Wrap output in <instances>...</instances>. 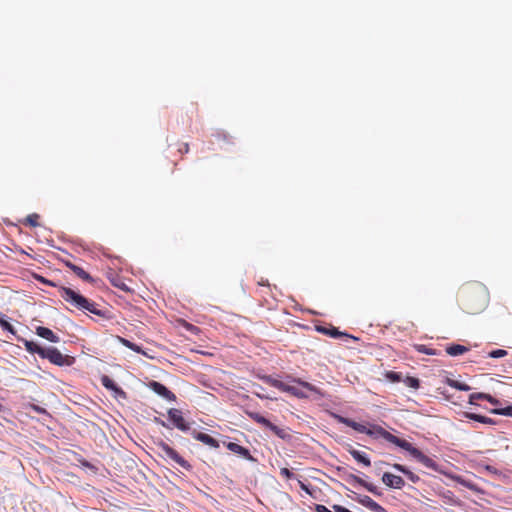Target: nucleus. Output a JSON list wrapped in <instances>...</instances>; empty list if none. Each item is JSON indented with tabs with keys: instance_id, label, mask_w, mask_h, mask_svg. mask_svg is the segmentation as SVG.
Wrapping results in <instances>:
<instances>
[{
	"instance_id": "nucleus-1",
	"label": "nucleus",
	"mask_w": 512,
	"mask_h": 512,
	"mask_svg": "<svg viewBox=\"0 0 512 512\" xmlns=\"http://www.w3.org/2000/svg\"><path fill=\"white\" fill-rule=\"evenodd\" d=\"M460 308L467 314L476 315L483 312L489 303V292L480 282H467L458 292Z\"/></svg>"
},
{
	"instance_id": "nucleus-2",
	"label": "nucleus",
	"mask_w": 512,
	"mask_h": 512,
	"mask_svg": "<svg viewBox=\"0 0 512 512\" xmlns=\"http://www.w3.org/2000/svg\"><path fill=\"white\" fill-rule=\"evenodd\" d=\"M375 431H376L378 436L384 438L389 443H392V444H394V445H396V446L406 450L407 452H409V454L412 457H414L418 462H420L425 467H427L429 469H432V470H434L436 472H439V473H444L440 469V466L432 458H430L427 455L423 454L418 448L414 447L407 440L401 439V438L393 435L392 433L388 432L387 430H385L382 427H376Z\"/></svg>"
},
{
	"instance_id": "nucleus-3",
	"label": "nucleus",
	"mask_w": 512,
	"mask_h": 512,
	"mask_svg": "<svg viewBox=\"0 0 512 512\" xmlns=\"http://www.w3.org/2000/svg\"><path fill=\"white\" fill-rule=\"evenodd\" d=\"M59 292L60 296L75 308L82 311H88L95 315H102V312L101 310L98 309L96 303L90 301L89 299L72 290L71 288L61 287Z\"/></svg>"
},
{
	"instance_id": "nucleus-4",
	"label": "nucleus",
	"mask_w": 512,
	"mask_h": 512,
	"mask_svg": "<svg viewBox=\"0 0 512 512\" xmlns=\"http://www.w3.org/2000/svg\"><path fill=\"white\" fill-rule=\"evenodd\" d=\"M293 382L297 383L298 385H289L280 380L269 379V383L273 387L277 388L282 392L289 393L297 398H307L308 394L306 393V391H310L317 394L320 393L319 389L309 382L303 381L301 379H293Z\"/></svg>"
},
{
	"instance_id": "nucleus-5",
	"label": "nucleus",
	"mask_w": 512,
	"mask_h": 512,
	"mask_svg": "<svg viewBox=\"0 0 512 512\" xmlns=\"http://www.w3.org/2000/svg\"><path fill=\"white\" fill-rule=\"evenodd\" d=\"M247 415L256 423L260 424L261 426L269 429L271 432H273L277 437L283 440H287L290 438V434L286 428L279 427L275 424H273L271 421H269L267 418L262 416L258 412H247Z\"/></svg>"
},
{
	"instance_id": "nucleus-6",
	"label": "nucleus",
	"mask_w": 512,
	"mask_h": 512,
	"mask_svg": "<svg viewBox=\"0 0 512 512\" xmlns=\"http://www.w3.org/2000/svg\"><path fill=\"white\" fill-rule=\"evenodd\" d=\"M43 359H48L51 363L58 366H65L72 364V358L68 355H63L57 348L48 347L44 351Z\"/></svg>"
},
{
	"instance_id": "nucleus-7",
	"label": "nucleus",
	"mask_w": 512,
	"mask_h": 512,
	"mask_svg": "<svg viewBox=\"0 0 512 512\" xmlns=\"http://www.w3.org/2000/svg\"><path fill=\"white\" fill-rule=\"evenodd\" d=\"M336 419L339 423L345 424L346 426L351 427L352 429H354L355 431H357L359 433H364V434H367L370 436H378L375 431V428L379 427L378 425H373L372 428H368L364 424L358 423L350 418H346L343 416L337 415Z\"/></svg>"
},
{
	"instance_id": "nucleus-8",
	"label": "nucleus",
	"mask_w": 512,
	"mask_h": 512,
	"mask_svg": "<svg viewBox=\"0 0 512 512\" xmlns=\"http://www.w3.org/2000/svg\"><path fill=\"white\" fill-rule=\"evenodd\" d=\"M158 448L170 459L176 462L178 465L183 467L184 469L189 470L191 465L186 461L182 456L178 454L176 450L170 447L167 443L161 441L158 443Z\"/></svg>"
},
{
	"instance_id": "nucleus-9",
	"label": "nucleus",
	"mask_w": 512,
	"mask_h": 512,
	"mask_svg": "<svg viewBox=\"0 0 512 512\" xmlns=\"http://www.w3.org/2000/svg\"><path fill=\"white\" fill-rule=\"evenodd\" d=\"M168 417L179 430L188 431L190 429V425L186 422L180 410L176 408L169 409Z\"/></svg>"
},
{
	"instance_id": "nucleus-10",
	"label": "nucleus",
	"mask_w": 512,
	"mask_h": 512,
	"mask_svg": "<svg viewBox=\"0 0 512 512\" xmlns=\"http://www.w3.org/2000/svg\"><path fill=\"white\" fill-rule=\"evenodd\" d=\"M148 387L153 390L159 396L165 398L168 401H175L176 395L170 391L165 385L158 381H151L148 384Z\"/></svg>"
},
{
	"instance_id": "nucleus-11",
	"label": "nucleus",
	"mask_w": 512,
	"mask_h": 512,
	"mask_svg": "<svg viewBox=\"0 0 512 512\" xmlns=\"http://www.w3.org/2000/svg\"><path fill=\"white\" fill-rule=\"evenodd\" d=\"M355 500L372 512H387L384 507H382L368 495H357Z\"/></svg>"
},
{
	"instance_id": "nucleus-12",
	"label": "nucleus",
	"mask_w": 512,
	"mask_h": 512,
	"mask_svg": "<svg viewBox=\"0 0 512 512\" xmlns=\"http://www.w3.org/2000/svg\"><path fill=\"white\" fill-rule=\"evenodd\" d=\"M382 482L389 488L401 489L405 485V481L401 476L385 472L382 476Z\"/></svg>"
},
{
	"instance_id": "nucleus-13",
	"label": "nucleus",
	"mask_w": 512,
	"mask_h": 512,
	"mask_svg": "<svg viewBox=\"0 0 512 512\" xmlns=\"http://www.w3.org/2000/svg\"><path fill=\"white\" fill-rule=\"evenodd\" d=\"M316 330L322 334H325V335H328L332 338H340V337H345V338H351L353 340H357L356 337L352 336V335H349L345 332H341L339 331L337 328L333 327V326H330V327H324V326H316Z\"/></svg>"
},
{
	"instance_id": "nucleus-14",
	"label": "nucleus",
	"mask_w": 512,
	"mask_h": 512,
	"mask_svg": "<svg viewBox=\"0 0 512 512\" xmlns=\"http://www.w3.org/2000/svg\"><path fill=\"white\" fill-rule=\"evenodd\" d=\"M226 447H227L228 450H230L231 452H233L235 454L240 455L244 459L251 460V461L254 460V458L252 457L250 451L247 448H245V447H243V446H241V445H239L237 443L228 442L226 444Z\"/></svg>"
},
{
	"instance_id": "nucleus-15",
	"label": "nucleus",
	"mask_w": 512,
	"mask_h": 512,
	"mask_svg": "<svg viewBox=\"0 0 512 512\" xmlns=\"http://www.w3.org/2000/svg\"><path fill=\"white\" fill-rule=\"evenodd\" d=\"M101 383L106 389L114 391L117 395L126 398V393L119 386H117L114 380H112L109 376H102Z\"/></svg>"
},
{
	"instance_id": "nucleus-16",
	"label": "nucleus",
	"mask_w": 512,
	"mask_h": 512,
	"mask_svg": "<svg viewBox=\"0 0 512 512\" xmlns=\"http://www.w3.org/2000/svg\"><path fill=\"white\" fill-rule=\"evenodd\" d=\"M36 334L52 343L59 342V337L51 329L47 327H37Z\"/></svg>"
},
{
	"instance_id": "nucleus-17",
	"label": "nucleus",
	"mask_w": 512,
	"mask_h": 512,
	"mask_svg": "<svg viewBox=\"0 0 512 512\" xmlns=\"http://www.w3.org/2000/svg\"><path fill=\"white\" fill-rule=\"evenodd\" d=\"M66 266L71 269L80 279L86 281V282H93V278L90 276L89 273H87L83 268L71 263L70 261H67Z\"/></svg>"
},
{
	"instance_id": "nucleus-18",
	"label": "nucleus",
	"mask_w": 512,
	"mask_h": 512,
	"mask_svg": "<svg viewBox=\"0 0 512 512\" xmlns=\"http://www.w3.org/2000/svg\"><path fill=\"white\" fill-rule=\"evenodd\" d=\"M392 467L395 470L403 473L411 482H413V483L419 482V480H420L419 476L416 475L415 473H413L412 471H410L406 466L395 463L392 465Z\"/></svg>"
},
{
	"instance_id": "nucleus-19",
	"label": "nucleus",
	"mask_w": 512,
	"mask_h": 512,
	"mask_svg": "<svg viewBox=\"0 0 512 512\" xmlns=\"http://www.w3.org/2000/svg\"><path fill=\"white\" fill-rule=\"evenodd\" d=\"M195 439L210 446V447H213V448L219 447L218 441L215 438H213L212 436H210L209 434L198 432L195 435Z\"/></svg>"
},
{
	"instance_id": "nucleus-20",
	"label": "nucleus",
	"mask_w": 512,
	"mask_h": 512,
	"mask_svg": "<svg viewBox=\"0 0 512 512\" xmlns=\"http://www.w3.org/2000/svg\"><path fill=\"white\" fill-rule=\"evenodd\" d=\"M117 340L125 347L131 349L132 351L136 352V353H139V354H142V355H147L146 352L137 344L129 341L128 339L126 338H123L121 336H117Z\"/></svg>"
},
{
	"instance_id": "nucleus-21",
	"label": "nucleus",
	"mask_w": 512,
	"mask_h": 512,
	"mask_svg": "<svg viewBox=\"0 0 512 512\" xmlns=\"http://www.w3.org/2000/svg\"><path fill=\"white\" fill-rule=\"evenodd\" d=\"M25 345V348L28 352L30 353H36L38 354L41 358L42 356L44 355V351L46 348L44 347H41L38 343L36 342H33V341H25L24 343Z\"/></svg>"
},
{
	"instance_id": "nucleus-22",
	"label": "nucleus",
	"mask_w": 512,
	"mask_h": 512,
	"mask_svg": "<svg viewBox=\"0 0 512 512\" xmlns=\"http://www.w3.org/2000/svg\"><path fill=\"white\" fill-rule=\"evenodd\" d=\"M349 453L357 462L362 463L367 467L371 465L370 459L363 452L358 451L356 449H351Z\"/></svg>"
},
{
	"instance_id": "nucleus-23",
	"label": "nucleus",
	"mask_w": 512,
	"mask_h": 512,
	"mask_svg": "<svg viewBox=\"0 0 512 512\" xmlns=\"http://www.w3.org/2000/svg\"><path fill=\"white\" fill-rule=\"evenodd\" d=\"M469 349L466 346L460 344H453L446 348L447 354L450 356H459L467 352Z\"/></svg>"
},
{
	"instance_id": "nucleus-24",
	"label": "nucleus",
	"mask_w": 512,
	"mask_h": 512,
	"mask_svg": "<svg viewBox=\"0 0 512 512\" xmlns=\"http://www.w3.org/2000/svg\"><path fill=\"white\" fill-rule=\"evenodd\" d=\"M464 416L468 419H471V420H475V421H478L480 423H483V424H494V420L489 418V417H486V416H483V415H479V414H475V413H470V412H465L464 413Z\"/></svg>"
},
{
	"instance_id": "nucleus-25",
	"label": "nucleus",
	"mask_w": 512,
	"mask_h": 512,
	"mask_svg": "<svg viewBox=\"0 0 512 512\" xmlns=\"http://www.w3.org/2000/svg\"><path fill=\"white\" fill-rule=\"evenodd\" d=\"M353 479L356 483H358L359 485H361L362 487H364L365 489H367L369 492L373 493L374 495L381 494L375 485L368 483L367 481H365L357 476H353Z\"/></svg>"
},
{
	"instance_id": "nucleus-26",
	"label": "nucleus",
	"mask_w": 512,
	"mask_h": 512,
	"mask_svg": "<svg viewBox=\"0 0 512 512\" xmlns=\"http://www.w3.org/2000/svg\"><path fill=\"white\" fill-rule=\"evenodd\" d=\"M0 326L3 330L12 334L15 333L14 327L5 319V315L0 311Z\"/></svg>"
},
{
	"instance_id": "nucleus-27",
	"label": "nucleus",
	"mask_w": 512,
	"mask_h": 512,
	"mask_svg": "<svg viewBox=\"0 0 512 512\" xmlns=\"http://www.w3.org/2000/svg\"><path fill=\"white\" fill-rule=\"evenodd\" d=\"M414 348L419 353H423V354H427V355H437L436 350L429 348L424 344H415Z\"/></svg>"
},
{
	"instance_id": "nucleus-28",
	"label": "nucleus",
	"mask_w": 512,
	"mask_h": 512,
	"mask_svg": "<svg viewBox=\"0 0 512 512\" xmlns=\"http://www.w3.org/2000/svg\"><path fill=\"white\" fill-rule=\"evenodd\" d=\"M488 394L482 392L472 393L469 396V403L472 405L476 404L477 400H487Z\"/></svg>"
},
{
	"instance_id": "nucleus-29",
	"label": "nucleus",
	"mask_w": 512,
	"mask_h": 512,
	"mask_svg": "<svg viewBox=\"0 0 512 512\" xmlns=\"http://www.w3.org/2000/svg\"><path fill=\"white\" fill-rule=\"evenodd\" d=\"M39 215L36 213L30 214L26 217L25 223L31 227H37L39 225Z\"/></svg>"
},
{
	"instance_id": "nucleus-30",
	"label": "nucleus",
	"mask_w": 512,
	"mask_h": 512,
	"mask_svg": "<svg viewBox=\"0 0 512 512\" xmlns=\"http://www.w3.org/2000/svg\"><path fill=\"white\" fill-rule=\"evenodd\" d=\"M404 383L406 386L410 387V388H413V389H417L420 385V381L418 378H415V377H411V376H407L405 379H404Z\"/></svg>"
},
{
	"instance_id": "nucleus-31",
	"label": "nucleus",
	"mask_w": 512,
	"mask_h": 512,
	"mask_svg": "<svg viewBox=\"0 0 512 512\" xmlns=\"http://www.w3.org/2000/svg\"><path fill=\"white\" fill-rule=\"evenodd\" d=\"M491 412L493 414H497V415H504V416L512 417V406H508L506 408L492 409Z\"/></svg>"
},
{
	"instance_id": "nucleus-32",
	"label": "nucleus",
	"mask_w": 512,
	"mask_h": 512,
	"mask_svg": "<svg viewBox=\"0 0 512 512\" xmlns=\"http://www.w3.org/2000/svg\"><path fill=\"white\" fill-rule=\"evenodd\" d=\"M449 385L451 387L456 388V389L461 390V391H468V390H470V386H468L465 383H461V382L455 381V380L449 381Z\"/></svg>"
},
{
	"instance_id": "nucleus-33",
	"label": "nucleus",
	"mask_w": 512,
	"mask_h": 512,
	"mask_svg": "<svg viewBox=\"0 0 512 512\" xmlns=\"http://www.w3.org/2000/svg\"><path fill=\"white\" fill-rule=\"evenodd\" d=\"M182 326L189 332L197 335L199 332H200V328L191 324V323H188L187 321H183L182 322Z\"/></svg>"
},
{
	"instance_id": "nucleus-34",
	"label": "nucleus",
	"mask_w": 512,
	"mask_h": 512,
	"mask_svg": "<svg viewBox=\"0 0 512 512\" xmlns=\"http://www.w3.org/2000/svg\"><path fill=\"white\" fill-rule=\"evenodd\" d=\"M386 378L390 380L391 382H399L402 379V376L400 373L389 371L386 373Z\"/></svg>"
},
{
	"instance_id": "nucleus-35",
	"label": "nucleus",
	"mask_w": 512,
	"mask_h": 512,
	"mask_svg": "<svg viewBox=\"0 0 512 512\" xmlns=\"http://www.w3.org/2000/svg\"><path fill=\"white\" fill-rule=\"evenodd\" d=\"M507 355V351L504 349H496L489 353V357L491 358H502Z\"/></svg>"
},
{
	"instance_id": "nucleus-36",
	"label": "nucleus",
	"mask_w": 512,
	"mask_h": 512,
	"mask_svg": "<svg viewBox=\"0 0 512 512\" xmlns=\"http://www.w3.org/2000/svg\"><path fill=\"white\" fill-rule=\"evenodd\" d=\"M484 469L489 472L490 474H493V475H500V471L495 468L494 466H491V465H485L484 466Z\"/></svg>"
},
{
	"instance_id": "nucleus-37",
	"label": "nucleus",
	"mask_w": 512,
	"mask_h": 512,
	"mask_svg": "<svg viewBox=\"0 0 512 512\" xmlns=\"http://www.w3.org/2000/svg\"><path fill=\"white\" fill-rule=\"evenodd\" d=\"M280 474L287 479H290L294 476V474L288 468H281Z\"/></svg>"
},
{
	"instance_id": "nucleus-38",
	"label": "nucleus",
	"mask_w": 512,
	"mask_h": 512,
	"mask_svg": "<svg viewBox=\"0 0 512 512\" xmlns=\"http://www.w3.org/2000/svg\"><path fill=\"white\" fill-rule=\"evenodd\" d=\"M452 479L456 480L458 483H460L461 485H463L467 488L472 487L467 481L463 480L460 476H452Z\"/></svg>"
},
{
	"instance_id": "nucleus-39",
	"label": "nucleus",
	"mask_w": 512,
	"mask_h": 512,
	"mask_svg": "<svg viewBox=\"0 0 512 512\" xmlns=\"http://www.w3.org/2000/svg\"><path fill=\"white\" fill-rule=\"evenodd\" d=\"M112 284L115 286V287H118L124 291L128 290L127 286L125 283L121 282V281H115V280H112Z\"/></svg>"
},
{
	"instance_id": "nucleus-40",
	"label": "nucleus",
	"mask_w": 512,
	"mask_h": 512,
	"mask_svg": "<svg viewBox=\"0 0 512 512\" xmlns=\"http://www.w3.org/2000/svg\"><path fill=\"white\" fill-rule=\"evenodd\" d=\"M178 151L182 154H186L189 152V144L188 143H182L179 147Z\"/></svg>"
},
{
	"instance_id": "nucleus-41",
	"label": "nucleus",
	"mask_w": 512,
	"mask_h": 512,
	"mask_svg": "<svg viewBox=\"0 0 512 512\" xmlns=\"http://www.w3.org/2000/svg\"><path fill=\"white\" fill-rule=\"evenodd\" d=\"M315 511L316 512H332L330 511L326 506L322 505V504H317L315 506Z\"/></svg>"
},
{
	"instance_id": "nucleus-42",
	"label": "nucleus",
	"mask_w": 512,
	"mask_h": 512,
	"mask_svg": "<svg viewBox=\"0 0 512 512\" xmlns=\"http://www.w3.org/2000/svg\"><path fill=\"white\" fill-rule=\"evenodd\" d=\"M37 279H38L40 282H42V283H44V284H46V285L53 286V287H55V286H56V284H55V283H53V282H52V281H50V280L45 279V278H44V277H42V276H38V277H37Z\"/></svg>"
},
{
	"instance_id": "nucleus-43",
	"label": "nucleus",
	"mask_w": 512,
	"mask_h": 512,
	"mask_svg": "<svg viewBox=\"0 0 512 512\" xmlns=\"http://www.w3.org/2000/svg\"><path fill=\"white\" fill-rule=\"evenodd\" d=\"M31 408H32L35 412L40 413V414H46V413H47V412H46V409H44V408H42V407H40V406H38V405H31Z\"/></svg>"
},
{
	"instance_id": "nucleus-44",
	"label": "nucleus",
	"mask_w": 512,
	"mask_h": 512,
	"mask_svg": "<svg viewBox=\"0 0 512 512\" xmlns=\"http://www.w3.org/2000/svg\"><path fill=\"white\" fill-rule=\"evenodd\" d=\"M486 401H488L489 403H491L492 405H495V406H497L500 403L498 399L494 398L490 394H488V398Z\"/></svg>"
},
{
	"instance_id": "nucleus-45",
	"label": "nucleus",
	"mask_w": 512,
	"mask_h": 512,
	"mask_svg": "<svg viewBox=\"0 0 512 512\" xmlns=\"http://www.w3.org/2000/svg\"><path fill=\"white\" fill-rule=\"evenodd\" d=\"M334 509L336 510V512H352V511L348 510L347 508L339 506V505H335Z\"/></svg>"
},
{
	"instance_id": "nucleus-46",
	"label": "nucleus",
	"mask_w": 512,
	"mask_h": 512,
	"mask_svg": "<svg viewBox=\"0 0 512 512\" xmlns=\"http://www.w3.org/2000/svg\"><path fill=\"white\" fill-rule=\"evenodd\" d=\"M259 285H262V286H266L268 285V281L267 280H264V279H261L259 282H258Z\"/></svg>"
}]
</instances>
